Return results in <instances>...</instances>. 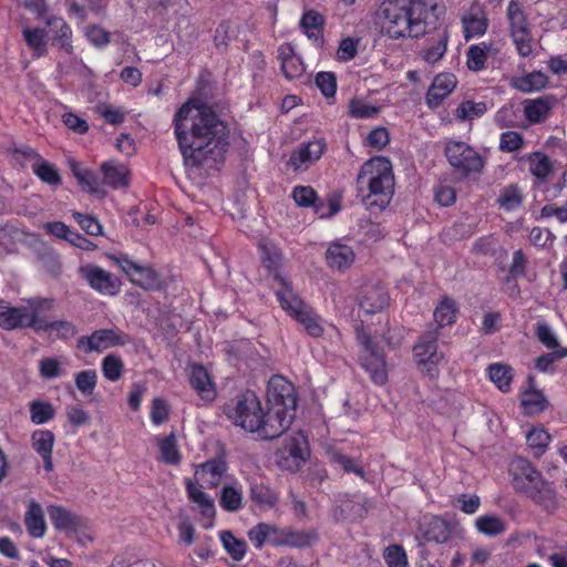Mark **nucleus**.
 I'll list each match as a JSON object with an SVG mask.
<instances>
[{
    "label": "nucleus",
    "mask_w": 567,
    "mask_h": 567,
    "mask_svg": "<svg viewBox=\"0 0 567 567\" xmlns=\"http://www.w3.org/2000/svg\"><path fill=\"white\" fill-rule=\"evenodd\" d=\"M173 128L186 165L215 167L225 162L229 127L208 103L188 99L176 111Z\"/></svg>",
    "instance_id": "nucleus-1"
},
{
    "label": "nucleus",
    "mask_w": 567,
    "mask_h": 567,
    "mask_svg": "<svg viewBox=\"0 0 567 567\" xmlns=\"http://www.w3.org/2000/svg\"><path fill=\"white\" fill-rule=\"evenodd\" d=\"M439 0H383L379 18L392 40L424 37L435 18Z\"/></svg>",
    "instance_id": "nucleus-2"
},
{
    "label": "nucleus",
    "mask_w": 567,
    "mask_h": 567,
    "mask_svg": "<svg viewBox=\"0 0 567 567\" xmlns=\"http://www.w3.org/2000/svg\"><path fill=\"white\" fill-rule=\"evenodd\" d=\"M223 413L235 426L257 433L262 440H274L284 434V423L265 412L258 395L251 390L240 391L223 405Z\"/></svg>",
    "instance_id": "nucleus-3"
},
{
    "label": "nucleus",
    "mask_w": 567,
    "mask_h": 567,
    "mask_svg": "<svg viewBox=\"0 0 567 567\" xmlns=\"http://www.w3.org/2000/svg\"><path fill=\"white\" fill-rule=\"evenodd\" d=\"M357 196L372 214L384 210L394 195V174L392 163L383 156L367 161L355 179Z\"/></svg>",
    "instance_id": "nucleus-4"
},
{
    "label": "nucleus",
    "mask_w": 567,
    "mask_h": 567,
    "mask_svg": "<svg viewBox=\"0 0 567 567\" xmlns=\"http://www.w3.org/2000/svg\"><path fill=\"white\" fill-rule=\"evenodd\" d=\"M268 412L272 419L285 423L284 433L290 427L295 417L297 395L293 384L281 375H274L267 389Z\"/></svg>",
    "instance_id": "nucleus-5"
},
{
    "label": "nucleus",
    "mask_w": 567,
    "mask_h": 567,
    "mask_svg": "<svg viewBox=\"0 0 567 567\" xmlns=\"http://www.w3.org/2000/svg\"><path fill=\"white\" fill-rule=\"evenodd\" d=\"M359 349V364L369 374L375 385L388 382V362L384 348L377 342L363 328L357 329Z\"/></svg>",
    "instance_id": "nucleus-6"
},
{
    "label": "nucleus",
    "mask_w": 567,
    "mask_h": 567,
    "mask_svg": "<svg viewBox=\"0 0 567 567\" xmlns=\"http://www.w3.org/2000/svg\"><path fill=\"white\" fill-rule=\"evenodd\" d=\"M277 301L289 317L303 327L308 336L315 339L323 336L324 328L321 316L302 299L296 289L286 295L281 293Z\"/></svg>",
    "instance_id": "nucleus-7"
},
{
    "label": "nucleus",
    "mask_w": 567,
    "mask_h": 567,
    "mask_svg": "<svg viewBox=\"0 0 567 567\" xmlns=\"http://www.w3.org/2000/svg\"><path fill=\"white\" fill-rule=\"evenodd\" d=\"M508 35L520 58H528L534 51V39L528 14L522 2L511 0L506 8Z\"/></svg>",
    "instance_id": "nucleus-8"
},
{
    "label": "nucleus",
    "mask_w": 567,
    "mask_h": 567,
    "mask_svg": "<svg viewBox=\"0 0 567 567\" xmlns=\"http://www.w3.org/2000/svg\"><path fill=\"white\" fill-rule=\"evenodd\" d=\"M259 258L262 267L269 277L278 285L275 290L276 299L293 290L290 278L282 274L284 254L281 249L271 240L261 238L257 244Z\"/></svg>",
    "instance_id": "nucleus-9"
},
{
    "label": "nucleus",
    "mask_w": 567,
    "mask_h": 567,
    "mask_svg": "<svg viewBox=\"0 0 567 567\" xmlns=\"http://www.w3.org/2000/svg\"><path fill=\"white\" fill-rule=\"evenodd\" d=\"M109 258L127 276L133 285L151 291L165 288V280L153 266L138 264L125 254L111 255Z\"/></svg>",
    "instance_id": "nucleus-10"
},
{
    "label": "nucleus",
    "mask_w": 567,
    "mask_h": 567,
    "mask_svg": "<svg viewBox=\"0 0 567 567\" xmlns=\"http://www.w3.org/2000/svg\"><path fill=\"white\" fill-rule=\"evenodd\" d=\"M439 331H426L413 347V357L419 370L430 379L439 377V364L443 354L437 351Z\"/></svg>",
    "instance_id": "nucleus-11"
},
{
    "label": "nucleus",
    "mask_w": 567,
    "mask_h": 567,
    "mask_svg": "<svg viewBox=\"0 0 567 567\" xmlns=\"http://www.w3.org/2000/svg\"><path fill=\"white\" fill-rule=\"evenodd\" d=\"M445 156L450 165L463 177L480 173L484 167L483 157L464 142H449L445 146Z\"/></svg>",
    "instance_id": "nucleus-12"
},
{
    "label": "nucleus",
    "mask_w": 567,
    "mask_h": 567,
    "mask_svg": "<svg viewBox=\"0 0 567 567\" xmlns=\"http://www.w3.org/2000/svg\"><path fill=\"white\" fill-rule=\"evenodd\" d=\"M131 338L118 328H103L94 330L89 336H82L76 341V348L83 353H101L110 348L123 347L130 343Z\"/></svg>",
    "instance_id": "nucleus-13"
},
{
    "label": "nucleus",
    "mask_w": 567,
    "mask_h": 567,
    "mask_svg": "<svg viewBox=\"0 0 567 567\" xmlns=\"http://www.w3.org/2000/svg\"><path fill=\"white\" fill-rule=\"evenodd\" d=\"M291 198L297 206L311 208L319 218L331 217L341 209V204L338 198L329 197L328 200L324 202L311 186H295L291 190Z\"/></svg>",
    "instance_id": "nucleus-14"
},
{
    "label": "nucleus",
    "mask_w": 567,
    "mask_h": 567,
    "mask_svg": "<svg viewBox=\"0 0 567 567\" xmlns=\"http://www.w3.org/2000/svg\"><path fill=\"white\" fill-rule=\"evenodd\" d=\"M419 533L424 542L452 546L457 535V524L437 515H424L419 524Z\"/></svg>",
    "instance_id": "nucleus-15"
},
{
    "label": "nucleus",
    "mask_w": 567,
    "mask_h": 567,
    "mask_svg": "<svg viewBox=\"0 0 567 567\" xmlns=\"http://www.w3.org/2000/svg\"><path fill=\"white\" fill-rule=\"evenodd\" d=\"M326 151L327 143L324 138H313L308 142H302L291 152L288 166H290L293 172H305L317 163Z\"/></svg>",
    "instance_id": "nucleus-16"
},
{
    "label": "nucleus",
    "mask_w": 567,
    "mask_h": 567,
    "mask_svg": "<svg viewBox=\"0 0 567 567\" xmlns=\"http://www.w3.org/2000/svg\"><path fill=\"white\" fill-rule=\"evenodd\" d=\"M81 277L95 291L105 296H115L121 290V280L110 271L95 265H85L80 268Z\"/></svg>",
    "instance_id": "nucleus-17"
},
{
    "label": "nucleus",
    "mask_w": 567,
    "mask_h": 567,
    "mask_svg": "<svg viewBox=\"0 0 567 567\" xmlns=\"http://www.w3.org/2000/svg\"><path fill=\"white\" fill-rule=\"evenodd\" d=\"M462 32L466 41L483 37L489 27V19L485 7L473 1L461 14Z\"/></svg>",
    "instance_id": "nucleus-18"
},
{
    "label": "nucleus",
    "mask_w": 567,
    "mask_h": 567,
    "mask_svg": "<svg viewBox=\"0 0 567 567\" xmlns=\"http://www.w3.org/2000/svg\"><path fill=\"white\" fill-rule=\"evenodd\" d=\"M188 383L198 398L206 404L217 398V386L213 375L202 363H192L187 370Z\"/></svg>",
    "instance_id": "nucleus-19"
},
{
    "label": "nucleus",
    "mask_w": 567,
    "mask_h": 567,
    "mask_svg": "<svg viewBox=\"0 0 567 567\" xmlns=\"http://www.w3.org/2000/svg\"><path fill=\"white\" fill-rule=\"evenodd\" d=\"M228 470L229 465L226 455L221 453L198 464L195 470V477L206 488L216 489L221 484Z\"/></svg>",
    "instance_id": "nucleus-20"
},
{
    "label": "nucleus",
    "mask_w": 567,
    "mask_h": 567,
    "mask_svg": "<svg viewBox=\"0 0 567 567\" xmlns=\"http://www.w3.org/2000/svg\"><path fill=\"white\" fill-rule=\"evenodd\" d=\"M524 495L548 514H553L559 508L557 491L554 484L543 475L526 489Z\"/></svg>",
    "instance_id": "nucleus-21"
},
{
    "label": "nucleus",
    "mask_w": 567,
    "mask_h": 567,
    "mask_svg": "<svg viewBox=\"0 0 567 567\" xmlns=\"http://www.w3.org/2000/svg\"><path fill=\"white\" fill-rule=\"evenodd\" d=\"M184 485L189 502L196 504L200 516L208 522L205 527H210L216 516L214 499L202 489L203 486H199L188 477L184 478Z\"/></svg>",
    "instance_id": "nucleus-22"
},
{
    "label": "nucleus",
    "mask_w": 567,
    "mask_h": 567,
    "mask_svg": "<svg viewBox=\"0 0 567 567\" xmlns=\"http://www.w3.org/2000/svg\"><path fill=\"white\" fill-rule=\"evenodd\" d=\"M513 486L519 493H525L543 474L525 457H515L509 466Z\"/></svg>",
    "instance_id": "nucleus-23"
},
{
    "label": "nucleus",
    "mask_w": 567,
    "mask_h": 567,
    "mask_svg": "<svg viewBox=\"0 0 567 567\" xmlns=\"http://www.w3.org/2000/svg\"><path fill=\"white\" fill-rule=\"evenodd\" d=\"M277 53L280 70L287 80L299 79L303 75L306 71L305 63L290 42L281 43L278 47Z\"/></svg>",
    "instance_id": "nucleus-24"
},
{
    "label": "nucleus",
    "mask_w": 567,
    "mask_h": 567,
    "mask_svg": "<svg viewBox=\"0 0 567 567\" xmlns=\"http://www.w3.org/2000/svg\"><path fill=\"white\" fill-rule=\"evenodd\" d=\"M45 25L53 33L52 42L69 55L74 54L73 31L70 24L60 16L51 14L45 18Z\"/></svg>",
    "instance_id": "nucleus-25"
},
{
    "label": "nucleus",
    "mask_w": 567,
    "mask_h": 567,
    "mask_svg": "<svg viewBox=\"0 0 567 567\" xmlns=\"http://www.w3.org/2000/svg\"><path fill=\"white\" fill-rule=\"evenodd\" d=\"M389 293L384 286L380 284L365 286L359 297V306L367 313L373 315L381 312L389 305Z\"/></svg>",
    "instance_id": "nucleus-26"
},
{
    "label": "nucleus",
    "mask_w": 567,
    "mask_h": 567,
    "mask_svg": "<svg viewBox=\"0 0 567 567\" xmlns=\"http://www.w3.org/2000/svg\"><path fill=\"white\" fill-rule=\"evenodd\" d=\"M457 80L453 73H440L434 79L426 92V104L437 107L456 87Z\"/></svg>",
    "instance_id": "nucleus-27"
},
{
    "label": "nucleus",
    "mask_w": 567,
    "mask_h": 567,
    "mask_svg": "<svg viewBox=\"0 0 567 567\" xmlns=\"http://www.w3.org/2000/svg\"><path fill=\"white\" fill-rule=\"evenodd\" d=\"M219 506L227 513H237L245 507L244 491L240 482L230 477V483H225L217 495Z\"/></svg>",
    "instance_id": "nucleus-28"
},
{
    "label": "nucleus",
    "mask_w": 567,
    "mask_h": 567,
    "mask_svg": "<svg viewBox=\"0 0 567 567\" xmlns=\"http://www.w3.org/2000/svg\"><path fill=\"white\" fill-rule=\"evenodd\" d=\"M300 27L307 38L318 48L324 44V18L316 10H307L300 19Z\"/></svg>",
    "instance_id": "nucleus-29"
},
{
    "label": "nucleus",
    "mask_w": 567,
    "mask_h": 567,
    "mask_svg": "<svg viewBox=\"0 0 567 567\" xmlns=\"http://www.w3.org/2000/svg\"><path fill=\"white\" fill-rule=\"evenodd\" d=\"M450 41L447 30L440 31L426 40L424 47L420 50V58L429 64H435L446 53Z\"/></svg>",
    "instance_id": "nucleus-30"
},
{
    "label": "nucleus",
    "mask_w": 567,
    "mask_h": 567,
    "mask_svg": "<svg viewBox=\"0 0 567 567\" xmlns=\"http://www.w3.org/2000/svg\"><path fill=\"white\" fill-rule=\"evenodd\" d=\"M54 441V434L50 430H35L31 435L32 447L41 456L47 472L53 470L52 453Z\"/></svg>",
    "instance_id": "nucleus-31"
},
{
    "label": "nucleus",
    "mask_w": 567,
    "mask_h": 567,
    "mask_svg": "<svg viewBox=\"0 0 567 567\" xmlns=\"http://www.w3.org/2000/svg\"><path fill=\"white\" fill-rule=\"evenodd\" d=\"M27 303L29 326L39 333L40 327L48 322L42 318V315L51 312L55 308V300L53 298L33 297L28 299Z\"/></svg>",
    "instance_id": "nucleus-32"
},
{
    "label": "nucleus",
    "mask_w": 567,
    "mask_h": 567,
    "mask_svg": "<svg viewBox=\"0 0 567 567\" xmlns=\"http://www.w3.org/2000/svg\"><path fill=\"white\" fill-rule=\"evenodd\" d=\"M353 249L344 244H331L326 250V261L329 268L338 271H343L352 266L354 262Z\"/></svg>",
    "instance_id": "nucleus-33"
},
{
    "label": "nucleus",
    "mask_w": 567,
    "mask_h": 567,
    "mask_svg": "<svg viewBox=\"0 0 567 567\" xmlns=\"http://www.w3.org/2000/svg\"><path fill=\"white\" fill-rule=\"evenodd\" d=\"M103 184L113 188H126L130 185V171L124 164L113 161L104 162L101 165Z\"/></svg>",
    "instance_id": "nucleus-34"
},
{
    "label": "nucleus",
    "mask_w": 567,
    "mask_h": 567,
    "mask_svg": "<svg viewBox=\"0 0 567 567\" xmlns=\"http://www.w3.org/2000/svg\"><path fill=\"white\" fill-rule=\"evenodd\" d=\"M48 512L50 520L56 530L76 532L83 526L82 518L79 515L62 506H50Z\"/></svg>",
    "instance_id": "nucleus-35"
},
{
    "label": "nucleus",
    "mask_w": 567,
    "mask_h": 567,
    "mask_svg": "<svg viewBox=\"0 0 567 567\" xmlns=\"http://www.w3.org/2000/svg\"><path fill=\"white\" fill-rule=\"evenodd\" d=\"M249 498L260 509H271L279 503L278 493L257 480L249 481Z\"/></svg>",
    "instance_id": "nucleus-36"
},
{
    "label": "nucleus",
    "mask_w": 567,
    "mask_h": 567,
    "mask_svg": "<svg viewBox=\"0 0 567 567\" xmlns=\"http://www.w3.org/2000/svg\"><path fill=\"white\" fill-rule=\"evenodd\" d=\"M498 50L494 47L493 42L483 41L477 44H472L466 52V65L473 72H480L486 69L488 55L497 54Z\"/></svg>",
    "instance_id": "nucleus-37"
},
{
    "label": "nucleus",
    "mask_w": 567,
    "mask_h": 567,
    "mask_svg": "<svg viewBox=\"0 0 567 567\" xmlns=\"http://www.w3.org/2000/svg\"><path fill=\"white\" fill-rule=\"evenodd\" d=\"M487 377L495 386L503 393H507L512 389L514 380V369L505 363L496 362L487 367Z\"/></svg>",
    "instance_id": "nucleus-38"
},
{
    "label": "nucleus",
    "mask_w": 567,
    "mask_h": 567,
    "mask_svg": "<svg viewBox=\"0 0 567 567\" xmlns=\"http://www.w3.org/2000/svg\"><path fill=\"white\" fill-rule=\"evenodd\" d=\"M22 35L34 59H41L48 54V33L45 29L38 27L24 28Z\"/></svg>",
    "instance_id": "nucleus-39"
},
{
    "label": "nucleus",
    "mask_w": 567,
    "mask_h": 567,
    "mask_svg": "<svg viewBox=\"0 0 567 567\" xmlns=\"http://www.w3.org/2000/svg\"><path fill=\"white\" fill-rule=\"evenodd\" d=\"M24 524L30 536L41 538L44 536L47 525L42 507L37 502H31L25 513Z\"/></svg>",
    "instance_id": "nucleus-40"
},
{
    "label": "nucleus",
    "mask_w": 567,
    "mask_h": 567,
    "mask_svg": "<svg viewBox=\"0 0 567 567\" xmlns=\"http://www.w3.org/2000/svg\"><path fill=\"white\" fill-rule=\"evenodd\" d=\"M156 444L162 461L168 465H178L182 462V453L178 449L177 439L174 432L168 435L156 437Z\"/></svg>",
    "instance_id": "nucleus-41"
},
{
    "label": "nucleus",
    "mask_w": 567,
    "mask_h": 567,
    "mask_svg": "<svg viewBox=\"0 0 567 567\" xmlns=\"http://www.w3.org/2000/svg\"><path fill=\"white\" fill-rule=\"evenodd\" d=\"M524 115L530 124L544 122L551 110L549 101L545 97H537L524 101Z\"/></svg>",
    "instance_id": "nucleus-42"
},
{
    "label": "nucleus",
    "mask_w": 567,
    "mask_h": 567,
    "mask_svg": "<svg viewBox=\"0 0 567 567\" xmlns=\"http://www.w3.org/2000/svg\"><path fill=\"white\" fill-rule=\"evenodd\" d=\"M0 328L4 330L30 328L28 309L24 307H10L7 310L1 311Z\"/></svg>",
    "instance_id": "nucleus-43"
},
{
    "label": "nucleus",
    "mask_w": 567,
    "mask_h": 567,
    "mask_svg": "<svg viewBox=\"0 0 567 567\" xmlns=\"http://www.w3.org/2000/svg\"><path fill=\"white\" fill-rule=\"evenodd\" d=\"M31 169L42 183L54 188L62 185V177L59 168L44 158L39 163H32Z\"/></svg>",
    "instance_id": "nucleus-44"
},
{
    "label": "nucleus",
    "mask_w": 567,
    "mask_h": 567,
    "mask_svg": "<svg viewBox=\"0 0 567 567\" xmlns=\"http://www.w3.org/2000/svg\"><path fill=\"white\" fill-rule=\"evenodd\" d=\"M318 539L315 530H297L292 527H285L282 547L305 548L311 546Z\"/></svg>",
    "instance_id": "nucleus-45"
},
{
    "label": "nucleus",
    "mask_w": 567,
    "mask_h": 567,
    "mask_svg": "<svg viewBox=\"0 0 567 567\" xmlns=\"http://www.w3.org/2000/svg\"><path fill=\"white\" fill-rule=\"evenodd\" d=\"M523 412L526 415H535L544 412L549 402L540 390H526L522 398Z\"/></svg>",
    "instance_id": "nucleus-46"
},
{
    "label": "nucleus",
    "mask_w": 567,
    "mask_h": 567,
    "mask_svg": "<svg viewBox=\"0 0 567 567\" xmlns=\"http://www.w3.org/2000/svg\"><path fill=\"white\" fill-rule=\"evenodd\" d=\"M219 538L227 554L236 561H240L247 553V544L244 539L237 538L233 532L223 530Z\"/></svg>",
    "instance_id": "nucleus-47"
},
{
    "label": "nucleus",
    "mask_w": 567,
    "mask_h": 567,
    "mask_svg": "<svg viewBox=\"0 0 567 567\" xmlns=\"http://www.w3.org/2000/svg\"><path fill=\"white\" fill-rule=\"evenodd\" d=\"M548 78L540 71H533L515 80L514 86L520 92L530 93L546 87Z\"/></svg>",
    "instance_id": "nucleus-48"
},
{
    "label": "nucleus",
    "mask_w": 567,
    "mask_h": 567,
    "mask_svg": "<svg viewBox=\"0 0 567 567\" xmlns=\"http://www.w3.org/2000/svg\"><path fill=\"white\" fill-rule=\"evenodd\" d=\"M70 168L83 189L91 194H96L99 192L97 176L93 171L81 167L75 161L70 163Z\"/></svg>",
    "instance_id": "nucleus-49"
},
{
    "label": "nucleus",
    "mask_w": 567,
    "mask_h": 567,
    "mask_svg": "<svg viewBox=\"0 0 567 567\" xmlns=\"http://www.w3.org/2000/svg\"><path fill=\"white\" fill-rule=\"evenodd\" d=\"M457 308L455 301L445 297L434 310V320L439 328L451 326L455 322Z\"/></svg>",
    "instance_id": "nucleus-50"
},
{
    "label": "nucleus",
    "mask_w": 567,
    "mask_h": 567,
    "mask_svg": "<svg viewBox=\"0 0 567 567\" xmlns=\"http://www.w3.org/2000/svg\"><path fill=\"white\" fill-rule=\"evenodd\" d=\"M551 441L550 434L540 426H534L526 435L528 447L534 451V455L542 456Z\"/></svg>",
    "instance_id": "nucleus-51"
},
{
    "label": "nucleus",
    "mask_w": 567,
    "mask_h": 567,
    "mask_svg": "<svg viewBox=\"0 0 567 567\" xmlns=\"http://www.w3.org/2000/svg\"><path fill=\"white\" fill-rule=\"evenodd\" d=\"M101 370L106 380L116 382L122 378L125 367L121 357L110 353L102 359Z\"/></svg>",
    "instance_id": "nucleus-52"
},
{
    "label": "nucleus",
    "mask_w": 567,
    "mask_h": 567,
    "mask_svg": "<svg viewBox=\"0 0 567 567\" xmlns=\"http://www.w3.org/2000/svg\"><path fill=\"white\" fill-rule=\"evenodd\" d=\"M529 171L538 179L545 181L553 173L549 157L543 152H534L528 157Z\"/></svg>",
    "instance_id": "nucleus-53"
},
{
    "label": "nucleus",
    "mask_w": 567,
    "mask_h": 567,
    "mask_svg": "<svg viewBox=\"0 0 567 567\" xmlns=\"http://www.w3.org/2000/svg\"><path fill=\"white\" fill-rule=\"evenodd\" d=\"M487 111L486 103L463 101L454 111V117L458 121H472L483 116Z\"/></svg>",
    "instance_id": "nucleus-54"
},
{
    "label": "nucleus",
    "mask_w": 567,
    "mask_h": 567,
    "mask_svg": "<svg viewBox=\"0 0 567 567\" xmlns=\"http://www.w3.org/2000/svg\"><path fill=\"white\" fill-rule=\"evenodd\" d=\"M475 526L481 534L486 536H497L506 529L504 520L496 515L480 516L475 522Z\"/></svg>",
    "instance_id": "nucleus-55"
},
{
    "label": "nucleus",
    "mask_w": 567,
    "mask_h": 567,
    "mask_svg": "<svg viewBox=\"0 0 567 567\" xmlns=\"http://www.w3.org/2000/svg\"><path fill=\"white\" fill-rule=\"evenodd\" d=\"M567 358V348H559L556 351L543 353L535 359L534 368L542 373L553 374L555 372L554 363Z\"/></svg>",
    "instance_id": "nucleus-56"
},
{
    "label": "nucleus",
    "mask_w": 567,
    "mask_h": 567,
    "mask_svg": "<svg viewBox=\"0 0 567 567\" xmlns=\"http://www.w3.org/2000/svg\"><path fill=\"white\" fill-rule=\"evenodd\" d=\"M523 200L524 196L520 188L514 184L506 186L497 199L499 206L508 212L517 209Z\"/></svg>",
    "instance_id": "nucleus-57"
},
{
    "label": "nucleus",
    "mask_w": 567,
    "mask_h": 567,
    "mask_svg": "<svg viewBox=\"0 0 567 567\" xmlns=\"http://www.w3.org/2000/svg\"><path fill=\"white\" fill-rule=\"evenodd\" d=\"M55 415L53 405L50 402L34 400L30 403V417L34 424H44Z\"/></svg>",
    "instance_id": "nucleus-58"
},
{
    "label": "nucleus",
    "mask_w": 567,
    "mask_h": 567,
    "mask_svg": "<svg viewBox=\"0 0 567 567\" xmlns=\"http://www.w3.org/2000/svg\"><path fill=\"white\" fill-rule=\"evenodd\" d=\"M53 331L55 332V337L61 340H68L78 332L76 327L68 320L48 321L43 327H40V332Z\"/></svg>",
    "instance_id": "nucleus-59"
},
{
    "label": "nucleus",
    "mask_w": 567,
    "mask_h": 567,
    "mask_svg": "<svg viewBox=\"0 0 567 567\" xmlns=\"http://www.w3.org/2000/svg\"><path fill=\"white\" fill-rule=\"evenodd\" d=\"M383 559L388 567H408V555L403 546L391 544L383 550Z\"/></svg>",
    "instance_id": "nucleus-60"
},
{
    "label": "nucleus",
    "mask_w": 567,
    "mask_h": 567,
    "mask_svg": "<svg viewBox=\"0 0 567 567\" xmlns=\"http://www.w3.org/2000/svg\"><path fill=\"white\" fill-rule=\"evenodd\" d=\"M74 382L83 395H91L97 384V373L95 370L80 371L74 375Z\"/></svg>",
    "instance_id": "nucleus-61"
},
{
    "label": "nucleus",
    "mask_w": 567,
    "mask_h": 567,
    "mask_svg": "<svg viewBox=\"0 0 567 567\" xmlns=\"http://www.w3.org/2000/svg\"><path fill=\"white\" fill-rule=\"evenodd\" d=\"M251 545L260 550L266 544L269 545V523L260 522L247 532Z\"/></svg>",
    "instance_id": "nucleus-62"
},
{
    "label": "nucleus",
    "mask_w": 567,
    "mask_h": 567,
    "mask_svg": "<svg viewBox=\"0 0 567 567\" xmlns=\"http://www.w3.org/2000/svg\"><path fill=\"white\" fill-rule=\"evenodd\" d=\"M87 41L97 49H103L111 42V34L104 28L97 24L87 25L85 29Z\"/></svg>",
    "instance_id": "nucleus-63"
},
{
    "label": "nucleus",
    "mask_w": 567,
    "mask_h": 567,
    "mask_svg": "<svg viewBox=\"0 0 567 567\" xmlns=\"http://www.w3.org/2000/svg\"><path fill=\"white\" fill-rule=\"evenodd\" d=\"M524 146V136L516 131H506L501 134L499 150L506 153L519 151Z\"/></svg>",
    "instance_id": "nucleus-64"
}]
</instances>
